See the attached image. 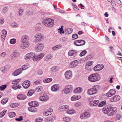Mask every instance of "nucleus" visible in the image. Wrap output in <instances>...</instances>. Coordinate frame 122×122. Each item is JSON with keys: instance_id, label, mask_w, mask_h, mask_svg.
Returning a JSON list of instances; mask_svg holds the SVG:
<instances>
[{"instance_id": "5fc2aeb1", "label": "nucleus", "mask_w": 122, "mask_h": 122, "mask_svg": "<svg viewBox=\"0 0 122 122\" xmlns=\"http://www.w3.org/2000/svg\"><path fill=\"white\" fill-rule=\"evenodd\" d=\"M23 12V10L22 9L19 10L18 12L17 13V14L18 15L20 16L22 14Z\"/></svg>"}, {"instance_id": "20e7f679", "label": "nucleus", "mask_w": 122, "mask_h": 122, "mask_svg": "<svg viewBox=\"0 0 122 122\" xmlns=\"http://www.w3.org/2000/svg\"><path fill=\"white\" fill-rule=\"evenodd\" d=\"M42 23L47 27H50L53 25L54 23V21L53 19H48L44 20Z\"/></svg>"}, {"instance_id": "423d86ee", "label": "nucleus", "mask_w": 122, "mask_h": 122, "mask_svg": "<svg viewBox=\"0 0 122 122\" xmlns=\"http://www.w3.org/2000/svg\"><path fill=\"white\" fill-rule=\"evenodd\" d=\"M34 42L36 43L40 41L41 39H43L44 37L43 36L41 33H38L36 34L34 36Z\"/></svg>"}, {"instance_id": "ddd939ff", "label": "nucleus", "mask_w": 122, "mask_h": 122, "mask_svg": "<svg viewBox=\"0 0 122 122\" xmlns=\"http://www.w3.org/2000/svg\"><path fill=\"white\" fill-rule=\"evenodd\" d=\"M90 114L89 112H86L80 115V117L81 119H83L84 118H88L90 117Z\"/></svg>"}, {"instance_id": "393cba45", "label": "nucleus", "mask_w": 122, "mask_h": 122, "mask_svg": "<svg viewBox=\"0 0 122 122\" xmlns=\"http://www.w3.org/2000/svg\"><path fill=\"white\" fill-rule=\"evenodd\" d=\"M73 29L71 28H67L65 31V33L66 35H68L71 33L73 31Z\"/></svg>"}, {"instance_id": "1a4fd4ad", "label": "nucleus", "mask_w": 122, "mask_h": 122, "mask_svg": "<svg viewBox=\"0 0 122 122\" xmlns=\"http://www.w3.org/2000/svg\"><path fill=\"white\" fill-rule=\"evenodd\" d=\"M44 48V46L43 44L39 43L36 46L35 50L36 52H40L42 51Z\"/></svg>"}, {"instance_id": "aec40b11", "label": "nucleus", "mask_w": 122, "mask_h": 122, "mask_svg": "<svg viewBox=\"0 0 122 122\" xmlns=\"http://www.w3.org/2000/svg\"><path fill=\"white\" fill-rule=\"evenodd\" d=\"M99 102L97 100L92 101L90 102L89 105L91 107L95 106L97 105Z\"/></svg>"}, {"instance_id": "2f4dec72", "label": "nucleus", "mask_w": 122, "mask_h": 122, "mask_svg": "<svg viewBox=\"0 0 122 122\" xmlns=\"http://www.w3.org/2000/svg\"><path fill=\"white\" fill-rule=\"evenodd\" d=\"M99 64L96 66L94 68L93 70L95 71H99L101 70Z\"/></svg>"}, {"instance_id": "0e129e2a", "label": "nucleus", "mask_w": 122, "mask_h": 122, "mask_svg": "<svg viewBox=\"0 0 122 122\" xmlns=\"http://www.w3.org/2000/svg\"><path fill=\"white\" fill-rule=\"evenodd\" d=\"M73 7L74 8V10L76 11H78L79 10V8L78 7H77V6L76 5H73Z\"/></svg>"}, {"instance_id": "58836bf2", "label": "nucleus", "mask_w": 122, "mask_h": 122, "mask_svg": "<svg viewBox=\"0 0 122 122\" xmlns=\"http://www.w3.org/2000/svg\"><path fill=\"white\" fill-rule=\"evenodd\" d=\"M78 41L79 42V43H81V44H79V45H80V46L83 45L85 43V41L84 40H79V41Z\"/></svg>"}, {"instance_id": "e2e57ef3", "label": "nucleus", "mask_w": 122, "mask_h": 122, "mask_svg": "<svg viewBox=\"0 0 122 122\" xmlns=\"http://www.w3.org/2000/svg\"><path fill=\"white\" fill-rule=\"evenodd\" d=\"M8 10L7 7H4L3 10L2 12L5 14L7 11Z\"/></svg>"}, {"instance_id": "2eb2a0df", "label": "nucleus", "mask_w": 122, "mask_h": 122, "mask_svg": "<svg viewBox=\"0 0 122 122\" xmlns=\"http://www.w3.org/2000/svg\"><path fill=\"white\" fill-rule=\"evenodd\" d=\"M59 87V85L55 84L51 86V89L52 91L56 92L58 90Z\"/></svg>"}, {"instance_id": "49530a36", "label": "nucleus", "mask_w": 122, "mask_h": 122, "mask_svg": "<svg viewBox=\"0 0 122 122\" xmlns=\"http://www.w3.org/2000/svg\"><path fill=\"white\" fill-rule=\"evenodd\" d=\"M85 69L87 70V71H91L92 69V66H89L85 65Z\"/></svg>"}, {"instance_id": "4d7b16f0", "label": "nucleus", "mask_w": 122, "mask_h": 122, "mask_svg": "<svg viewBox=\"0 0 122 122\" xmlns=\"http://www.w3.org/2000/svg\"><path fill=\"white\" fill-rule=\"evenodd\" d=\"M72 38L73 40L76 39L78 37V35L76 34H74L72 35Z\"/></svg>"}, {"instance_id": "4be33fe9", "label": "nucleus", "mask_w": 122, "mask_h": 122, "mask_svg": "<svg viewBox=\"0 0 122 122\" xmlns=\"http://www.w3.org/2000/svg\"><path fill=\"white\" fill-rule=\"evenodd\" d=\"M26 98V95L22 94H19L17 97V99L20 100H25Z\"/></svg>"}, {"instance_id": "0eeeda50", "label": "nucleus", "mask_w": 122, "mask_h": 122, "mask_svg": "<svg viewBox=\"0 0 122 122\" xmlns=\"http://www.w3.org/2000/svg\"><path fill=\"white\" fill-rule=\"evenodd\" d=\"M72 86L69 85L66 86L65 87L64 91L65 93L67 94L71 92L72 90Z\"/></svg>"}, {"instance_id": "052dcab7", "label": "nucleus", "mask_w": 122, "mask_h": 122, "mask_svg": "<svg viewBox=\"0 0 122 122\" xmlns=\"http://www.w3.org/2000/svg\"><path fill=\"white\" fill-rule=\"evenodd\" d=\"M43 89V87L41 86H39L36 87V89L37 91L39 92L40 91L41 89Z\"/></svg>"}, {"instance_id": "412c9836", "label": "nucleus", "mask_w": 122, "mask_h": 122, "mask_svg": "<svg viewBox=\"0 0 122 122\" xmlns=\"http://www.w3.org/2000/svg\"><path fill=\"white\" fill-rule=\"evenodd\" d=\"M28 105L29 106L32 107H36L39 105L38 102L36 101L29 102Z\"/></svg>"}, {"instance_id": "6e6d98bb", "label": "nucleus", "mask_w": 122, "mask_h": 122, "mask_svg": "<svg viewBox=\"0 0 122 122\" xmlns=\"http://www.w3.org/2000/svg\"><path fill=\"white\" fill-rule=\"evenodd\" d=\"M43 73V71L42 69L39 70L37 71V74L38 75H42Z\"/></svg>"}, {"instance_id": "a19ab883", "label": "nucleus", "mask_w": 122, "mask_h": 122, "mask_svg": "<svg viewBox=\"0 0 122 122\" xmlns=\"http://www.w3.org/2000/svg\"><path fill=\"white\" fill-rule=\"evenodd\" d=\"M29 65L28 64H25L21 68L22 69V71L26 70L29 67Z\"/></svg>"}, {"instance_id": "a211bd4d", "label": "nucleus", "mask_w": 122, "mask_h": 122, "mask_svg": "<svg viewBox=\"0 0 122 122\" xmlns=\"http://www.w3.org/2000/svg\"><path fill=\"white\" fill-rule=\"evenodd\" d=\"M56 117L53 116L51 117L47 118L46 119V122H54V121L56 120Z\"/></svg>"}, {"instance_id": "bf43d9fd", "label": "nucleus", "mask_w": 122, "mask_h": 122, "mask_svg": "<svg viewBox=\"0 0 122 122\" xmlns=\"http://www.w3.org/2000/svg\"><path fill=\"white\" fill-rule=\"evenodd\" d=\"M0 70L2 72H4L6 71V68L5 67H3L1 68Z\"/></svg>"}, {"instance_id": "7c9ffc66", "label": "nucleus", "mask_w": 122, "mask_h": 122, "mask_svg": "<svg viewBox=\"0 0 122 122\" xmlns=\"http://www.w3.org/2000/svg\"><path fill=\"white\" fill-rule=\"evenodd\" d=\"M52 57L53 56L51 54L48 55L45 57V60L46 61H48L50 59H51Z\"/></svg>"}, {"instance_id": "13d9d810", "label": "nucleus", "mask_w": 122, "mask_h": 122, "mask_svg": "<svg viewBox=\"0 0 122 122\" xmlns=\"http://www.w3.org/2000/svg\"><path fill=\"white\" fill-rule=\"evenodd\" d=\"M16 70L17 71V72L18 73L19 75L23 71L22 69L21 68H19Z\"/></svg>"}, {"instance_id": "69168bd1", "label": "nucleus", "mask_w": 122, "mask_h": 122, "mask_svg": "<svg viewBox=\"0 0 122 122\" xmlns=\"http://www.w3.org/2000/svg\"><path fill=\"white\" fill-rule=\"evenodd\" d=\"M18 83L14 85L12 87L13 89L14 90H16L17 89Z\"/></svg>"}, {"instance_id": "9b49d317", "label": "nucleus", "mask_w": 122, "mask_h": 122, "mask_svg": "<svg viewBox=\"0 0 122 122\" xmlns=\"http://www.w3.org/2000/svg\"><path fill=\"white\" fill-rule=\"evenodd\" d=\"M116 92L115 90L112 89L110 90L109 92L106 94V96L107 97H110L115 95Z\"/></svg>"}, {"instance_id": "f704fd0d", "label": "nucleus", "mask_w": 122, "mask_h": 122, "mask_svg": "<svg viewBox=\"0 0 122 122\" xmlns=\"http://www.w3.org/2000/svg\"><path fill=\"white\" fill-rule=\"evenodd\" d=\"M62 47V45H57L56 46L52 48V49L53 50H57Z\"/></svg>"}, {"instance_id": "8fccbe9b", "label": "nucleus", "mask_w": 122, "mask_h": 122, "mask_svg": "<svg viewBox=\"0 0 122 122\" xmlns=\"http://www.w3.org/2000/svg\"><path fill=\"white\" fill-rule=\"evenodd\" d=\"M63 120L64 121L68 122L70 120V119L68 117H65L63 118Z\"/></svg>"}, {"instance_id": "4c0bfd02", "label": "nucleus", "mask_w": 122, "mask_h": 122, "mask_svg": "<svg viewBox=\"0 0 122 122\" xmlns=\"http://www.w3.org/2000/svg\"><path fill=\"white\" fill-rule=\"evenodd\" d=\"M8 99L7 98H4L1 101V102L2 104H5L8 101Z\"/></svg>"}, {"instance_id": "864d4df0", "label": "nucleus", "mask_w": 122, "mask_h": 122, "mask_svg": "<svg viewBox=\"0 0 122 122\" xmlns=\"http://www.w3.org/2000/svg\"><path fill=\"white\" fill-rule=\"evenodd\" d=\"M16 42V40L15 39H11L10 41V44H15Z\"/></svg>"}, {"instance_id": "5701e85b", "label": "nucleus", "mask_w": 122, "mask_h": 122, "mask_svg": "<svg viewBox=\"0 0 122 122\" xmlns=\"http://www.w3.org/2000/svg\"><path fill=\"white\" fill-rule=\"evenodd\" d=\"M82 91V89L81 87H78L76 88L74 91V93L77 94L81 93Z\"/></svg>"}, {"instance_id": "ea45409f", "label": "nucleus", "mask_w": 122, "mask_h": 122, "mask_svg": "<svg viewBox=\"0 0 122 122\" xmlns=\"http://www.w3.org/2000/svg\"><path fill=\"white\" fill-rule=\"evenodd\" d=\"M10 25L14 27H17L18 26V25L15 22H13L10 24Z\"/></svg>"}, {"instance_id": "f03ea898", "label": "nucleus", "mask_w": 122, "mask_h": 122, "mask_svg": "<svg viewBox=\"0 0 122 122\" xmlns=\"http://www.w3.org/2000/svg\"><path fill=\"white\" fill-rule=\"evenodd\" d=\"M29 37L26 35H24L21 38V44L19 45V47L22 49H25L27 48L28 46Z\"/></svg>"}, {"instance_id": "4468645a", "label": "nucleus", "mask_w": 122, "mask_h": 122, "mask_svg": "<svg viewBox=\"0 0 122 122\" xmlns=\"http://www.w3.org/2000/svg\"><path fill=\"white\" fill-rule=\"evenodd\" d=\"M30 81L28 80L25 81L22 83V86L25 89L28 88L30 86Z\"/></svg>"}, {"instance_id": "79ce46f5", "label": "nucleus", "mask_w": 122, "mask_h": 122, "mask_svg": "<svg viewBox=\"0 0 122 122\" xmlns=\"http://www.w3.org/2000/svg\"><path fill=\"white\" fill-rule=\"evenodd\" d=\"M6 112V110H4L0 113V117H3L5 115Z\"/></svg>"}, {"instance_id": "09e8293b", "label": "nucleus", "mask_w": 122, "mask_h": 122, "mask_svg": "<svg viewBox=\"0 0 122 122\" xmlns=\"http://www.w3.org/2000/svg\"><path fill=\"white\" fill-rule=\"evenodd\" d=\"M7 87V85L6 84L1 86L0 87V89L1 91L4 90Z\"/></svg>"}, {"instance_id": "c9c22d12", "label": "nucleus", "mask_w": 122, "mask_h": 122, "mask_svg": "<svg viewBox=\"0 0 122 122\" xmlns=\"http://www.w3.org/2000/svg\"><path fill=\"white\" fill-rule=\"evenodd\" d=\"M106 101H103L100 102L98 105V106L99 107H102L105 105L106 104Z\"/></svg>"}, {"instance_id": "b1692460", "label": "nucleus", "mask_w": 122, "mask_h": 122, "mask_svg": "<svg viewBox=\"0 0 122 122\" xmlns=\"http://www.w3.org/2000/svg\"><path fill=\"white\" fill-rule=\"evenodd\" d=\"M49 97L48 96L45 97L40 96L39 98V100L40 101H46L49 99Z\"/></svg>"}, {"instance_id": "f3484780", "label": "nucleus", "mask_w": 122, "mask_h": 122, "mask_svg": "<svg viewBox=\"0 0 122 122\" xmlns=\"http://www.w3.org/2000/svg\"><path fill=\"white\" fill-rule=\"evenodd\" d=\"M77 53L76 51L71 50L69 51L68 54L69 56L74 57L76 55Z\"/></svg>"}, {"instance_id": "72a5a7b5", "label": "nucleus", "mask_w": 122, "mask_h": 122, "mask_svg": "<svg viewBox=\"0 0 122 122\" xmlns=\"http://www.w3.org/2000/svg\"><path fill=\"white\" fill-rule=\"evenodd\" d=\"M8 115L9 117H13L15 116L16 114L14 112H11L9 113Z\"/></svg>"}, {"instance_id": "338daca9", "label": "nucleus", "mask_w": 122, "mask_h": 122, "mask_svg": "<svg viewBox=\"0 0 122 122\" xmlns=\"http://www.w3.org/2000/svg\"><path fill=\"white\" fill-rule=\"evenodd\" d=\"M17 72V71L16 70L14 71L12 73V75L14 76H17L19 75Z\"/></svg>"}, {"instance_id": "6e6552de", "label": "nucleus", "mask_w": 122, "mask_h": 122, "mask_svg": "<svg viewBox=\"0 0 122 122\" xmlns=\"http://www.w3.org/2000/svg\"><path fill=\"white\" fill-rule=\"evenodd\" d=\"M45 55L44 53H41L38 55H36L35 53V56L33 59V61H39L43 58Z\"/></svg>"}, {"instance_id": "3c124183", "label": "nucleus", "mask_w": 122, "mask_h": 122, "mask_svg": "<svg viewBox=\"0 0 122 122\" xmlns=\"http://www.w3.org/2000/svg\"><path fill=\"white\" fill-rule=\"evenodd\" d=\"M43 119L41 118H37L35 120L36 122H42Z\"/></svg>"}, {"instance_id": "37998d69", "label": "nucleus", "mask_w": 122, "mask_h": 122, "mask_svg": "<svg viewBox=\"0 0 122 122\" xmlns=\"http://www.w3.org/2000/svg\"><path fill=\"white\" fill-rule=\"evenodd\" d=\"M86 53L87 51L86 50H83L80 54V56H84L86 54Z\"/></svg>"}, {"instance_id": "dca6fc26", "label": "nucleus", "mask_w": 122, "mask_h": 122, "mask_svg": "<svg viewBox=\"0 0 122 122\" xmlns=\"http://www.w3.org/2000/svg\"><path fill=\"white\" fill-rule=\"evenodd\" d=\"M120 99V96L118 95H116L111 98L110 102H116L119 101Z\"/></svg>"}, {"instance_id": "a878e982", "label": "nucleus", "mask_w": 122, "mask_h": 122, "mask_svg": "<svg viewBox=\"0 0 122 122\" xmlns=\"http://www.w3.org/2000/svg\"><path fill=\"white\" fill-rule=\"evenodd\" d=\"M19 55V53L17 52H14L12 53V54L11 55V56L12 59H14L15 57H16L18 56Z\"/></svg>"}, {"instance_id": "f257e3e1", "label": "nucleus", "mask_w": 122, "mask_h": 122, "mask_svg": "<svg viewBox=\"0 0 122 122\" xmlns=\"http://www.w3.org/2000/svg\"><path fill=\"white\" fill-rule=\"evenodd\" d=\"M102 111L105 114H107L109 116H111L115 113L117 111V109L116 107L106 106L102 109Z\"/></svg>"}, {"instance_id": "de8ad7c7", "label": "nucleus", "mask_w": 122, "mask_h": 122, "mask_svg": "<svg viewBox=\"0 0 122 122\" xmlns=\"http://www.w3.org/2000/svg\"><path fill=\"white\" fill-rule=\"evenodd\" d=\"M93 62L92 61H89L87 62L86 64V65L92 66L91 65L93 64Z\"/></svg>"}, {"instance_id": "774afa93", "label": "nucleus", "mask_w": 122, "mask_h": 122, "mask_svg": "<svg viewBox=\"0 0 122 122\" xmlns=\"http://www.w3.org/2000/svg\"><path fill=\"white\" fill-rule=\"evenodd\" d=\"M81 105V102H77L75 104V106L76 107H77L80 106Z\"/></svg>"}, {"instance_id": "c85d7f7f", "label": "nucleus", "mask_w": 122, "mask_h": 122, "mask_svg": "<svg viewBox=\"0 0 122 122\" xmlns=\"http://www.w3.org/2000/svg\"><path fill=\"white\" fill-rule=\"evenodd\" d=\"M20 103H12L10 104V106L11 108H14L19 106L20 105Z\"/></svg>"}, {"instance_id": "e433bc0d", "label": "nucleus", "mask_w": 122, "mask_h": 122, "mask_svg": "<svg viewBox=\"0 0 122 122\" xmlns=\"http://www.w3.org/2000/svg\"><path fill=\"white\" fill-rule=\"evenodd\" d=\"M70 67L71 68H73L76 67L77 66V65H76V64H75L74 62H70Z\"/></svg>"}, {"instance_id": "39448f33", "label": "nucleus", "mask_w": 122, "mask_h": 122, "mask_svg": "<svg viewBox=\"0 0 122 122\" xmlns=\"http://www.w3.org/2000/svg\"><path fill=\"white\" fill-rule=\"evenodd\" d=\"M98 86L95 85L92 88L89 89L87 92V94L89 95H92L97 93V90Z\"/></svg>"}, {"instance_id": "603ef678", "label": "nucleus", "mask_w": 122, "mask_h": 122, "mask_svg": "<svg viewBox=\"0 0 122 122\" xmlns=\"http://www.w3.org/2000/svg\"><path fill=\"white\" fill-rule=\"evenodd\" d=\"M64 111H67L69 109V107L67 105H64L62 106Z\"/></svg>"}, {"instance_id": "c756f323", "label": "nucleus", "mask_w": 122, "mask_h": 122, "mask_svg": "<svg viewBox=\"0 0 122 122\" xmlns=\"http://www.w3.org/2000/svg\"><path fill=\"white\" fill-rule=\"evenodd\" d=\"M35 92L34 90H31L29 91L27 93V95L28 96H31Z\"/></svg>"}, {"instance_id": "f8f14e48", "label": "nucleus", "mask_w": 122, "mask_h": 122, "mask_svg": "<svg viewBox=\"0 0 122 122\" xmlns=\"http://www.w3.org/2000/svg\"><path fill=\"white\" fill-rule=\"evenodd\" d=\"M34 56L35 53H29L27 54L26 55L25 57V58L26 60H28L31 58H33V59L34 58Z\"/></svg>"}, {"instance_id": "680f3d73", "label": "nucleus", "mask_w": 122, "mask_h": 122, "mask_svg": "<svg viewBox=\"0 0 122 122\" xmlns=\"http://www.w3.org/2000/svg\"><path fill=\"white\" fill-rule=\"evenodd\" d=\"M23 118L22 116H20L19 118H16L15 119V120L18 121H20L23 120Z\"/></svg>"}, {"instance_id": "7ed1b4c3", "label": "nucleus", "mask_w": 122, "mask_h": 122, "mask_svg": "<svg viewBox=\"0 0 122 122\" xmlns=\"http://www.w3.org/2000/svg\"><path fill=\"white\" fill-rule=\"evenodd\" d=\"M100 79L99 75L97 73H94L90 75L88 78L89 81L91 82H95L99 81Z\"/></svg>"}, {"instance_id": "473e14b6", "label": "nucleus", "mask_w": 122, "mask_h": 122, "mask_svg": "<svg viewBox=\"0 0 122 122\" xmlns=\"http://www.w3.org/2000/svg\"><path fill=\"white\" fill-rule=\"evenodd\" d=\"M52 80V79L51 78H48L44 80L43 82L45 83H49Z\"/></svg>"}, {"instance_id": "bb28decb", "label": "nucleus", "mask_w": 122, "mask_h": 122, "mask_svg": "<svg viewBox=\"0 0 122 122\" xmlns=\"http://www.w3.org/2000/svg\"><path fill=\"white\" fill-rule=\"evenodd\" d=\"M58 67L56 66L52 67L51 69V71L53 72H56L58 70Z\"/></svg>"}, {"instance_id": "9d476101", "label": "nucleus", "mask_w": 122, "mask_h": 122, "mask_svg": "<svg viewBox=\"0 0 122 122\" xmlns=\"http://www.w3.org/2000/svg\"><path fill=\"white\" fill-rule=\"evenodd\" d=\"M64 75L65 78L66 79H69L72 76V72L70 70L67 71L66 72Z\"/></svg>"}, {"instance_id": "cd10ccee", "label": "nucleus", "mask_w": 122, "mask_h": 122, "mask_svg": "<svg viewBox=\"0 0 122 122\" xmlns=\"http://www.w3.org/2000/svg\"><path fill=\"white\" fill-rule=\"evenodd\" d=\"M67 113L70 114H72L75 113V111L73 109H70L66 111Z\"/></svg>"}, {"instance_id": "c03bdc74", "label": "nucleus", "mask_w": 122, "mask_h": 122, "mask_svg": "<svg viewBox=\"0 0 122 122\" xmlns=\"http://www.w3.org/2000/svg\"><path fill=\"white\" fill-rule=\"evenodd\" d=\"M78 97L76 96H73L71 98V101H74L77 100L78 99Z\"/></svg>"}, {"instance_id": "a18cd8bd", "label": "nucleus", "mask_w": 122, "mask_h": 122, "mask_svg": "<svg viewBox=\"0 0 122 122\" xmlns=\"http://www.w3.org/2000/svg\"><path fill=\"white\" fill-rule=\"evenodd\" d=\"M7 32L6 30H3L1 32V36H6Z\"/></svg>"}, {"instance_id": "6ab92c4d", "label": "nucleus", "mask_w": 122, "mask_h": 122, "mask_svg": "<svg viewBox=\"0 0 122 122\" xmlns=\"http://www.w3.org/2000/svg\"><path fill=\"white\" fill-rule=\"evenodd\" d=\"M53 111V110L51 108L46 110L43 113V115L44 116H47L51 114V113Z\"/></svg>"}]
</instances>
